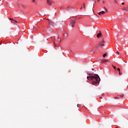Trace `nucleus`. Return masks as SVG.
<instances>
[{
    "label": "nucleus",
    "mask_w": 128,
    "mask_h": 128,
    "mask_svg": "<svg viewBox=\"0 0 128 128\" xmlns=\"http://www.w3.org/2000/svg\"><path fill=\"white\" fill-rule=\"evenodd\" d=\"M88 74L90 76H87V80L90 82H92V84L94 86H96V84H100V76L97 74H94V72L90 73V72H87Z\"/></svg>",
    "instance_id": "f257e3e1"
},
{
    "label": "nucleus",
    "mask_w": 128,
    "mask_h": 128,
    "mask_svg": "<svg viewBox=\"0 0 128 128\" xmlns=\"http://www.w3.org/2000/svg\"><path fill=\"white\" fill-rule=\"evenodd\" d=\"M102 42H104V41L103 40L102 42H100L98 46L96 45L95 48H102L104 46V44H102Z\"/></svg>",
    "instance_id": "f03ea898"
},
{
    "label": "nucleus",
    "mask_w": 128,
    "mask_h": 128,
    "mask_svg": "<svg viewBox=\"0 0 128 128\" xmlns=\"http://www.w3.org/2000/svg\"><path fill=\"white\" fill-rule=\"evenodd\" d=\"M76 26V21H72L71 24H70V26H72V28H74Z\"/></svg>",
    "instance_id": "7ed1b4c3"
},
{
    "label": "nucleus",
    "mask_w": 128,
    "mask_h": 128,
    "mask_svg": "<svg viewBox=\"0 0 128 128\" xmlns=\"http://www.w3.org/2000/svg\"><path fill=\"white\" fill-rule=\"evenodd\" d=\"M52 0H47V3L49 6H52Z\"/></svg>",
    "instance_id": "20e7f679"
},
{
    "label": "nucleus",
    "mask_w": 128,
    "mask_h": 128,
    "mask_svg": "<svg viewBox=\"0 0 128 128\" xmlns=\"http://www.w3.org/2000/svg\"><path fill=\"white\" fill-rule=\"evenodd\" d=\"M102 36V34L98 33V34H97V38H100V36Z\"/></svg>",
    "instance_id": "39448f33"
},
{
    "label": "nucleus",
    "mask_w": 128,
    "mask_h": 128,
    "mask_svg": "<svg viewBox=\"0 0 128 128\" xmlns=\"http://www.w3.org/2000/svg\"><path fill=\"white\" fill-rule=\"evenodd\" d=\"M103 62H108V60H102Z\"/></svg>",
    "instance_id": "423d86ee"
},
{
    "label": "nucleus",
    "mask_w": 128,
    "mask_h": 128,
    "mask_svg": "<svg viewBox=\"0 0 128 128\" xmlns=\"http://www.w3.org/2000/svg\"><path fill=\"white\" fill-rule=\"evenodd\" d=\"M106 56H108V54H104V55H103V56H104V58H106Z\"/></svg>",
    "instance_id": "0eeeda50"
},
{
    "label": "nucleus",
    "mask_w": 128,
    "mask_h": 128,
    "mask_svg": "<svg viewBox=\"0 0 128 128\" xmlns=\"http://www.w3.org/2000/svg\"><path fill=\"white\" fill-rule=\"evenodd\" d=\"M122 72L120 71V72H119V75H120V76H122Z\"/></svg>",
    "instance_id": "6e6552de"
},
{
    "label": "nucleus",
    "mask_w": 128,
    "mask_h": 128,
    "mask_svg": "<svg viewBox=\"0 0 128 128\" xmlns=\"http://www.w3.org/2000/svg\"><path fill=\"white\" fill-rule=\"evenodd\" d=\"M77 106H78V108H80V104H78Z\"/></svg>",
    "instance_id": "1a4fd4ad"
},
{
    "label": "nucleus",
    "mask_w": 128,
    "mask_h": 128,
    "mask_svg": "<svg viewBox=\"0 0 128 128\" xmlns=\"http://www.w3.org/2000/svg\"><path fill=\"white\" fill-rule=\"evenodd\" d=\"M83 8H86V6L84 5V3L83 4Z\"/></svg>",
    "instance_id": "9d476101"
},
{
    "label": "nucleus",
    "mask_w": 128,
    "mask_h": 128,
    "mask_svg": "<svg viewBox=\"0 0 128 128\" xmlns=\"http://www.w3.org/2000/svg\"><path fill=\"white\" fill-rule=\"evenodd\" d=\"M113 66L114 70H116V66Z\"/></svg>",
    "instance_id": "9b49d317"
},
{
    "label": "nucleus",
    "mask_w": 128,
    "mask_h": 128,
    "mask_svg": "<svg viewBox=\"0 0 128 128\" xmlns=\"http://www.w3.org/2000/svg\"><path fill=\"white\" fill-rule=\"evenodd\" d=\"M117 70H118V72H120V68H117Z\"/></svg>",
    "instance_id": "f8f14e48"
},
{
    "label": "nucleus",
    "mask_w": 128,
    "mask_h": 128,
    "mask_svg": "<svg viewBox=\"0 0 128 128\" xmlns=\"http://www.w3.org/2000/svg\"><path fill=\"white\" fill-rule=\"evenodd\" d=\"M101 14H104V12L102 11Z\"/></svg>",
    "instance_id": "ddd939ff"
},
{
    "label": "nucleus",
    "mask_w": 128,
    "mask_h": 128,
    "mask_svg": "<svg viewBox=\"0 0 128 128\" xmlns=\"http://www.w3.org/2000/svg\"><path fill=\"white\" fill-rule=\"evenodd\" d=\"M98 14H99L100 16V15L102 14V12H99Z\"/></svg>",
    "instance_id": "4468645a"
},
{
    "label": "nucleus",
    "mask_w": 128,
    "mask_h": 128,
    "mask_svg": "<svg viewBox=\"0 0 128 128\" xmlns=\"http://www.w3.org/2000/svg\"><path fill=\"white\" fill-rule=\"evenodd\" d=\"M9 20H14V19L11 18H10Z\"/></svg>",
    "instance_id": "2eb2a0df"
},
{
    "label": "nucleus",
    "mask_w": 128,
    "mask_h": 128,
    "mask_svg": "<svg viewBox=\"0 0 128 128\" xmlns=\"http://www.w3.org/2000/svg\"><path fill=\"white\" fill-rule=\"evenodd\" d=\"M124 10L125 11V12H127L128 10H126V8H124Z\"/></svg>",
    "instance_id": "dca6fc26"
},
{
    "label": "nucleus",
    "mask_w": 128,
    "mask_h": 128,
    "mask_svg": "<svg viewBox=\"0 0 128 128\" xmlns=\"http://www.w3.org/2000/svg\"><path fill=\"white\" fill-rule=\"evenodd\" d=\"M105 10H106V12H108V9L107 8H105Z\"/></svg>",
    "instance_id": "f3484780"
},
{
    "label": "nucleus",
    "mask_w": 128,
    "mask_h": 128,
    "mask_svg": "<svg viewBox=\"0 0 128 128\" xmlns=\"http://www.w3.org/2000/svg\"><path fill=\"white\" fill-rule=\"evenodd\" d=\"M117 52L118 54H120V52Z\"/></svg>",
    "instance_id": "a211bd4d"
},
{
    "label": "nucleus",
    "mask_w": 128,
    "mask_h": 128,
    "mask_svg": "<svg viewBox=\"0 0 128 128\" xmlns=\"http://www.w3.org/2000/svg\"><path fill=\"white\" fill-rule=\"evenodd\" d=\"M14 22H18V21L16 20H14Z\"/></svg>",
    "instance_id": "6ab92c4d"
},
{
    "label": "nucleus",
    "mask_w": 128,
    "mask_h": 128,
    "mask_svg": "<svg viewBox=\"0 0 128 128\" xmlns=\"http://www.w3.org/2000/svg\"><path fill=\"white\" fill-rule=\"evenodd\" d=\"M92 52H96V50H92Z\"/></svg>",
    "instance_id": "aec40b11"
},
{
    "label": "nucleus",
    "mask_w": 128,
    "mask_h": 128,
    "mask_svg": "<svg viewBox=\"0 0 128 128\" xmlns=\"http://www.w3.org/2000/svg\"><path fill=\"white\" fill-rule=\"evenodd\" d=\"M33 2H36V0H32Z\"/></svg>",
    "instance_id": "412c9836"
},
{
    "label": "nucleus",
    "mask_w": 128,
    "mask_h": 128,
    "mask_svg": "<svg viewBox=\"0 0 128 128\" xmlns=\"http://www.w3.org/2000/svg\"><path fill=\"white\" fill-rule=\"evenodd\" d=\"M114 2H116V0H114Z\"/></svg>",
    "instance_id": "4be33fe9"
},
{
    "label": "nucleus",
    "mask_w": 128,
    "mask_h": 128,
    "mask_svg": "<svg viewBox=\"0 0 128 128\" xmlns=\"http://www.w3.org/2000/svg\"><path fill=\"white\" fill-rule=\"evenodd\" d=\"M122 4H124V2H122Z\"/></svg>",
    "instance_id": "5701e85b"
},
{
    "label": "nucleus",
    "mask_w": 128,
    "mask_h": 128,
    "mask_svg": "<svg viewBox=\"0 0 128 128\" xmlns=\"http://www.w3.org/2000/svg\"><path fill=\"white\" fill-rule=\"evenodd\" d=\"M32 28L34 30V26L32 27Z\"/></svg>",
    "instance_id": "b1692460"
},
{
    "label": "nucleus",
    "mask_w": 128,
    "mask_h": 128,
    "mask_svg": "<svg viewBox=\"0 0 128 128\" xmlns=\"http://www.w3.org/2000/svg\"><path fill=\"white\" fill-rule=\"evenodd\" d=\"M94 70V68H92V70Z\"/></svg>",
    "instance_id": "393cba45"
},
{
    "label": "nucleus",
    "mask_w": 128,
    "mask_h": 128,
    "mask_svg": "<svg viewBox=\"0 0 128 128\" xmlns=\"http://www.w3.org/2000/svg\"><path fill=\"white\" fill-rule=\"evenodd\" d=\"M82 7H81V8H80V10H82Z\"/></svg>",
    "instance_id": "a878e982"
},
{
    "label": "nucleus",
    "mask_w": 128,
    "mask_h": 128,
    "mask_svg": "<svg viewBox=\"0 0 128 128\" xmlns=\"http://www.w3.org/2000/svg\"><path fill=\"white\" fill-rule=\"evenodd\" d=\"M22 8H24V6H22Z\"/></svg>",
    "instance_id": "bb28decb"
},
{
    "label": "nucleus",
    "mask_w": 128,
    "mask_h": 128,
    "mask_svg": "<svg viewBox=\"0 0 128 128\" xmlns=\"http://www.w3.org/2000/svg\"><path fill=\"white\" fill-rule=\"evenodd\" d=\"M59 42H60V40H59Z\"/></svg>",
    "instance_id": "cd10ccee"
},
{
    "label": "nucleus",
    "mask_w": 128,
    "mask_h": 128,
    "mask_svg": "<svg viewBox=\"0 0 128 128\" xmlns=\"http://www.w3.org/2000/svg\"><path fill=\"white\" fill-rule=\"evenodd\" d=\"M116 128H118V127H116Z\"/></svg>",
    "instance_id": "c85d7f7f"
},
{
    "label": "nucleus",
    "mask_w": 128,
    "mask_h": 128,
    "mask_svg": "<svg viewBox=\"0 0 128 128\" xmlns=\"http://www.w3.org/2000/svg\"><path fill=\"white\" fill-rule=\"evenodd\" d=\"M98 2H100V0H98Z\"/></svg>",
    "instance_id": "c756f323"
},
{
    "label": "nucleus",
    "mask_w": 128,
    "mask_h": 128,
    "mask_svg": "<svg viewBox=\"0 0 128 128\" xmlns=\"http://www.w3.org/2000/svg\"><path fill=\"white\" fill-rule=\"evenodd\" d=\"M11 22L12 24V22Z\"/></svg>",
    "instance_id": "7c9ffc66"
}]
</instances>
